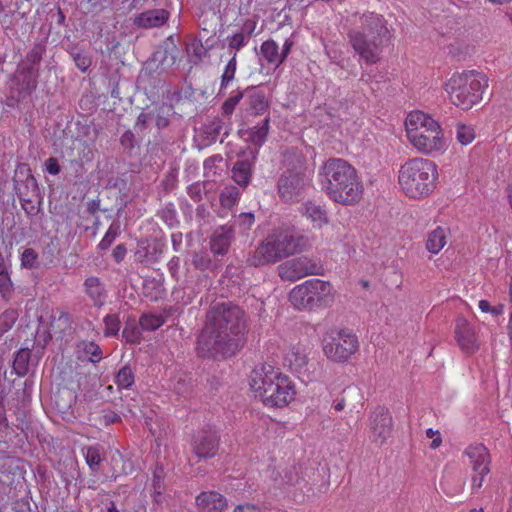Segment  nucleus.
<instances>
[{
	"instance_id": "f257e3e1",
	"label": "nucleus",
	"mask_w": 512,
	"mask_h": 512,
	"mask_svg": "<svg viewBox=\"0 0 512 512\" xmlns=\"http://www.w3.org/2000/svg\"><path fill=\"white\" fill-rule=\"evenodd\" d=\"M245 330L244 312L230 304L215 305L207 314L206 325L198 338L202 356L230 357L236 353Z\"/></svg>"
},
{
	"instance_id": "c85d7f7f",
	"label": "nucleus",
	"mask_w": 512,
	"mask_h": 512,
	"mask_svg": "<svg viewBox=\"0 0 512 512\" xmlns=\"http://www.w3.org/2000/svg\"><path fill=\"white\" fill-rule=\"evenodd\" d=\"M84 457L92 472H96L98 470V466L103 460L101 448L99 446L87 447L84 452Z\"/></svg>"
},
{
	"instance_id": "2eb2a0df",
	"label": "nucleus",
	"mask_w": 512,
	"mask_h": 512,
	"mask_svg": "<svg viewBox=\"0 0 512 512\" xmlns=\"http://www.w3.org/2000/svg\"><path fill=\"white\" fill-rule=\"evenodd\" d=\"M370 438L375 443H383L392 427V417L384 409L374 411L370 415Z\"/></svg>"
},
{
	"instance_id": "b1692460",
	"label": "nucleus",
	"mask_w": 512,
	"mask_h": 512,
	"mask_svg": "<svg viewBox=\"0 0 512 512\" xmlns=\"http://www.w3.org/2000/svg\"><path fill=\"white\" fill-rule=\"evenodd\" d=\"M262 57L275 66H279L283 62V56L279 53V47L274 40H267L260 47Z\"/></svg>"
},
{
	"instance_id": "680f3d73",
	"label": "nucleus",
	"mask_w": 512,
	"mask_h": 512,
	"mask_svg": "<svg viewBox=\"0 0 512 512\" xmlns=\"http://www.w3.org/2000/svg\"><path fill=\"white\" fill-rule=\"evenodd\" d=\"M487 1L492 4H495V5H503V4L511 2L512 0H487Z\"/></svg>"
},
{
	"instance_id": "0eeeda50",
	"label": "nucleus",
	"mask_w": 512,
	"mask_h": 512,
	"mask_svg": "<svg viewBox=\"0 0 512 512\" xmlns=\"http://www.w3.org/2000/svg\"><path fill=\"white\" fill-rule=\"evenodd\" d=\"M388 29L381 15L364 16L363 27L349 34V41L356 53L366 63L380 60L382 48L387 40Z\"/></svg>"
},
{
	"instance_id": "c9c22d12",
	"label": "nucleus",
	"mask_w": 512,
	"mask_h": 512,
	"mask_svg": "<svg viewBox=\"0 0 512 512\" xmlns=\"http://www.w3.org/2000/svg\"><path fill=\"white\" fill-rule=\"evenodd\" d=\"M20 260H21V267H23V268L33 269L38 266V255L31 248H26L22 252Z\"/></svg>"
},
{
	"instance_id": "338daca9",
	"label": "nucleus",
	"mask_w": 512,
	"mask_h": 512,
	"mask_svg": "<svg viewBox=\"0 0 512 512\" xmlns=\"http://www.w3.org/2000/svg\"><path fill=\"white\" fill-rule=\"evenodd\" d=\"M4 400H5V394H4V392L1 390V391H0V407H2V406H3V404H4Z\"/></svg>"
},
{
	"instance_id": "69168bd1",
	"label": "nucleus",
	"mask_w": 512,
	"mask_h": 512,
	"mask_svg": "<svg viewBox=\"0 0 512 512\" xmlns=\"http://www.w3.org/2000/svg\"><path fill=\"white\" fill-rule=\"evenodd\" d=\"M509 300L512 303V277L509 282Z\"/></svg>"
},
{
	"instance_id": "6ab92c4d",
	"label": "nucleus",
	"mask_w": 512,
	"mask_h": 512,
	"mask_svg": "<svg viewBox=\"0 0 512 512\" xmlns=\"http://www.w3.org/2000/svg\"><path fill=\"white\" fill-rule=\"evenodd\" d=\"M169 14L164 9H153L139 14L134 23L140 28H155L162 26L168 20Z\"/></svg>"
},
{
	"instance_id": "37998d69",
	"label": "nucleus",
	"mask_w": 512,
	"mask_h": 512,
	"mask_svg": "<svg viewBox=\"0 0 512 512\" xmlns=\"http://www.w3.org/2000/svg\"><path fill=\"white\" fill-rule=\"evenodd\" d=\"M232 512H264L263 508L251 502L236 505Z\"/></svg>"
},
{
	"instance_id": "7ed1b4c3",
	"label": "nucleus",
	"mask_w": 512,
	"mask_h": 512,
	"mask_svg": "<svg viewBox=\"0 0 512 512\" xmlns=\"http://www.w3.org/2000/svg\"><path fill=\"white\" fill-rule=\"evenodd\" d=\"M249 387L265 406L284 408L295 400L296 387L290 377L271 364L256 366L249 376Z\"/></svg>"
},
{
	"instance_id": "5fc2aeb1",
	"label": "nucleus",
	"mask_w": 512,
	"mask_h": 512,
	"mask_svg": "<svg viewBox=\"0 0 512 512\" xmlns=\"http://www.w3.org/2000/svg\"><path fill=\"white\" fill-rule=\"evenodd\" d=\"M125 248L121 245L117 246L114 251H113V255L116 259L117 262L121 261L125 255Z\"/></svg>"
},
{
	"instance_id": "a211bd4d",
	"label": "nucleus",
	"mask_w": 512,
	"mask_h": 512,
	"mask_svg": "<svg viewBox=\"0 0 512 512\" xmlns=\"http://www.w3.org/2000/svg\"><path fill=\"white\" fill-rule=\"evenodd\" d=\"M192 446L198 457L210 458L217 453L218 441L213 434L202 431L195 435Z\"/></svg>"
},
{
	"instance_id": "ddd939ff",
	"label": "nucleus",
	"mask_w": 512,
	"mask_h": 512,
	"mask_svg": "<svg viewBox=\"0 0 512 512\" xmlns=\"http://www.w3.org/2000/svg\"><path fill=\"white\" fill-rule=\"evenodd\" d=\"M310 348L298 342L290 345L283 355V366L290 372L301 375L308 371Z\"/></svg>"
},
{
	"instance_id": "864d4df0",
	"label": "nucleus",
	"mask_w": 512,
	"mask_h": 512,
	"mask_svg": "<svg viewBox=\"0 0 512 512\" xmlns=\"http://www.w3.org/2000/svg\"><path fill=\"white\" fill-rule=\"evenodd\" d=\"M209 262L210 260L203 255L196 254L193 258V263L195 264V266L201 269L206 268Z\"/></svg>"
},
{
	"instance_id": "393cba45",
	"label": "nucleus",
	"mask_w": 512,
	"mask_h": 512,
	"mask_svg": "<svg viewBox=\"0 0 512 512\" xmlns=\"http://www.w3.org/2000/svg\"><path fill=\"white\" fill-rule=\"evenodd\" d=\"M304 214L312 221L315 227H322L328 223L326 211L319 205L306 203Z\"/></svg>"
},
{
	"instance_id": "aec40b11",
	"label": "nucleus",
	"mask_w": 512,
	"mask_h": 512,
	"mask_svg": "<svg viewBox=\"0 0 512 512\" xmlns=\"http://www.w3.org/2000/svg\"><path fill=\"white\" fill-rule=\"evenodd\" d=\"M449 230L447 228L437 226L427 233L425 247L432 255H437L446 246L448 242Z\"/></svg>"
},
{
	"instance_id": "39448f33",
	"label": "nucleus",
	"mask_w": 512,
	"mask_h": 512,
	"mask_svg": "<svg viewBox=\"0 0 512 512\" xmlns=\"http://www.w3.org/2000/svg\"><path fill=\"white\" fill-rule=\"evenodd\" d=\"M438 182V165L428 158H410L397 171L398 189L410 200L429 198L436 191Z\"/></svg>"
},
{
	"instance_id": "cd10ccee",
	"label": "nucleus",
	"mask_w": 512,
	"mask_h": 512,
	"mask_svg": "<svg viewBox=\"0 0 512 512\" xmlns=\"http://www.w3.org/2000/svg\"><path fill=\"white\" fill-rule=\"evenodd\" d=\"M455 135L457 141L463 146L471 144L476 137L474 127L466 124H458Z\"/></svg>"
},
{
	"instance_id": "f3484780",
	"label": "nucleus",
	"mask_w": 512,
	"mask_h": 512,
	"mask_svg": "<svg viewBox=\"0 0 512 512\" xmlns=\"http://www.w3.org/2000/svg\"><path fill=\"white\" fill-rule=\"evenodd\" d=\"M195 504L201 512H222L227 506V499L217 491H203L195 498Z\"/></svg>"
},
{
	"instance_id": "72a5a7b5",
	"label": "nucleus",
	"mask_w": 512,
	"mask_h": 512,
	"mask_svg": "<svg viewBox=\"0 0 512 512\" xmlns=\"http://www.w3.org/2000/svg\"><path fill=\"white\" fill-rule=\"evenodd\" d=\"M164 323L160 315L145 314L140 318V326L144 330H156Z\"/></svg>"
},
{
	"instance_id": "4d7b16f0",
	"label": "nucleus",
	"mask_w": 512,
	"mask_h": 512,
	"mask_svg": "<svg viewBox=\"0 0 512 512\" xmlns=\"http://www.w3.org/2000/svg\"><path fill=\"white\" fill-rule=\"evenodd\" d=\"M8 427V421L6 418V414L3 410L0 409V431L2 429H6Z\"/></svg>"
},
{
	"instance_id": "bf43d9fd",
	"label": "nucleus",
	"mask_w": 512,
	"mask_h": 512,
	"mask_svg": "<svg viewBox=\"0 0 512 512\" xmlns=\"http://www.w3.org/2000/svg\"><path fill=\"white\" fill-rule=\"evenodd\" d=\"M256 23L253 21H247L244 24V29L248 32V34H251L255 29Z\"/></svg>"
},
{
	"instance_id": "09e8293b",
	"label": "nucleus",
	"mask_w": 512,
	"mask_h": 512,
	"mask_svg": "<svg viewBox=\"0 0 512 512\" xmlns=\"http://www.w3.org/2000/svg\"><path fill=\"white\" fill-rule=\"evenodd\" d=\"M254 215L252 213H241L238 216L237 223L244 229L250 228L254 223Z\"/></svg>"
},
{
	"instance_id": "de8ad7c7",
	"label": "nucleus",
	"mask_w": 512,
	"mask_h": 512,
	"mask_svg": "<svg viewBox=\"0 0 512 512\" xmlns=\"http://www.w3.org/2000/svg\"><path fill=\"white\" fill-rule=\"evenodd\" d=\"M426 435L428 438L432 439L430 447L432 449H437L442 443V437L438 430H433L432 428L427 429Z\"/></svg>"
},
{
	"instance_id": "58836bf2",
	"label": "nucleus",
	"mask_w": 512,
	"mask_h": 512,
	"mask_svg": "<svg viewBox=\"0 0 512 512\" xmlns=\"http://www.w3.org/2000/svg\"><path fill=\"white\" fill-rule=\"evenodd\" d=\"M17 320V312L15 310H7L0 317V331L3 334Z\"/></svg>"
},
{
	"instance_id": "f8f14e48",
	"label": "nucleus",
	"mask_w": 512,
	"mask_h": 512,
	"mask_svg": "<svg viewBox=\"0 0 512 512\" xmlns=\"http://www.w3.org/2000/svg\"><path fill=\"white\" fill-rule=\"evenodd\" d=\"M322 269V265L318 261L301 256L280 264L278 274L282 280L296 281L308 275H320Z\"/></svg>"
},
{
	"instance_id": "ea45409f",
	"label": "nucleus",
	"mask_w": 512,
	"mask_h": 512,
	"mask_svg": "<svg viewBox=\"0 0 512 512\" xmlns=\"http://www.w3.org/2000/svg\"><path fill=\"white\" fill-rule=\"evenodd\" d=\"M119 227L117 225H111L106 231L104 237L99 243V247L103 250L108 249L114 242L118 235Z\"/></svg>"
},
{
	"instance_id": "a878e982",
	"label": "nucleus",
	"mask_w": 512,
	"mask_h": 512,
	"mask_svg": "<svg viewBox=\"0 0 512 512\" xmlns=\"http://www.w3.org/2000/svg\"><path fill=\"white\" fill-rule=\"evenodd\" d=\"M248 105L250 110L256 114H262L269 106L268 100L265 94L258 90H252L248 94Z\"/></svg>"
},
{
	"instance_id": "0e129e2a",
	"label": "nucleus",
	"mask_w": 512,
	"mask_h": 512,
	"mask_svg": "<svg viewBox=\"0 0 512 512\" xmlns=\"http://www.w3.org/2000/svg\"><path fill=\"white\" fill-rule=\"evenodd\" d=\"M508 335L512 338V310L510 313L509 323H508Z\"/></svg>"
},
{
	"instance_id": "f704fd0d",
	"label": "nucleus",
	"mask_w": 512,
	"mask_h": 512,
	"mask_svg": "<svg viewBox=\"0 0 512 512\" xmlns=\"http://www.w3.org/2000/svg\"><path fill=\"white\" fill-rule=\"evenodd\" d=\"M237 68L236 54L227 63L222 77H221V89L227 87L229 83L234 79Z\"/></svg>"
},
{
	"instance_id": "1a4fd4ad",
	"label": "nucleus",
	"mask_w": 512,
	"mask_h": 512,
	"mask_svg": "<svg viewBox=\"0 0 512 512\" xmlns=\"http://www.w3.org/2000/svg\"><path fill=\"white\" fill-rule=\"evenodd\" d=\"M336 290L329 281L313 278L295 286L289 293L291 305L299 311H312L332 306Z\"/></svg>"
},
{
	"instance_id": "c03bdc74",
	"label": "nucleus",
	"mask_w": 512,
	"mask_h": 512,
	"mask_svg": "<svg viewBox=\"0 0 512 512\" xmlns=\"http://www.w3.org/2000/svg\"><path fill=\"white\" fill-rule=\"evenodd\" d=\"M12 292V281L10 274L0 275V293L6 297Z\"/></svg>"
},
{
	"instance_id": "49530a36",
	"label": "nucleus",
	"mask_w": 512,
	"mask_h": 512,
	"mask_svg": "<svg viewBox=\"0 0 512 512\" xmlns=\"http://www.w3.org/2000/svg\"><path fill=\"white\" fill-rule=\"evenodd\" d=\"M84 350L86 353L91 354V361L97 362L101 358V351L98 345L93 342L85 344Z\"/></svg>"
},
{
	"instance_id": "603ef678",
	"label": "nucleus",
	"mask_w": 512,
	"mask_h": 512,
	"mask_svg": "<svg viewBox=\"0 0 512 512\" xmlns=\"http://www.w3.org/2000/svg\"><path fill=\"white\" fill-rule=\"evenodd\" d=\"M46 171L51 175H57L60 172V166L56 158H49L46 163Z\"/></svg>"
},
{
	"instance_id": "473e14b6",
	"label": "nucleus",
	"mask_w": 512,
	"mask_h": 512,
	"mask_svg": "<svg viewBox=\"0 0 512 512\" xmlns=\"http://www.w3.org/2000/svg\"><path fill=\"white\" fill-rule=\"evenodd\" d=\"M115 383L120 389H126L134 383V375L132 370L128 367H123L119 370L115 377Z\"/></svg>"
},
{
	"instance_id": "79ce46f5",
	"label": "nucleus",
	"mask_w": 512,
	"mask_h": 512,
	"mask_svg": "<svg viewBox=\"0 0 512 512\" xmlns=\"http://www.w3.org/2000/svg\"><path fill=\"white\" fill-rule=\"evenodd\" d=\"M247 43V36L243 32H238L228 38L230 48L239 50Z\"/></svg>"
},
{
	"instance_id": "423d86ee",
	"label": "nucleus",
	"mask_w": 512,
	"mask_h": 512,
	"mask_svg": "<svg viewBox=\"0 0 512 512\" xmlns=\"http://www.w3.org/2000/svg\"><path fill=\"white\" fill-rule=\"evenodd\" d=\"M488 87V76L474 69L455 71L445 79L442 85L449 103L465 111L483 100Z\"/></svg>"
},
{
	"instance_id": "7c9ffc66",
	"label": "nucleus",
	"mask_w": 512,
	"mask_h": 512,
	"mask_svg": "<svg viewBox=\"0 0 512 512\" xmlns=\"http://www.w3.org/2000/svg\"><path fill=\"white\" fill-rule=\"evenodd\" d=\"M85 287L87 293L91 296L95 303L101 304L103 288L99 279L96 277L87 278L85 281Z\"/></svg>"
},
{
	"instance_id": "f03ea898",
	"label": "nucleus",
	"mask_w": 512,
	"mask_h": 512,
	"mask_svg": "<svg viewBox=\"0 0 512 512\" xmlns=\"http://www.w3.org/2000/svg\"><path fill=\"white\" fill-rule=\"evenodd\" d=\"M322 191L334 203L353 206L363 196V183L354 166L341 158H330L319 168Z\"/></svg>"
},
{
	"instance_id": "4468645a",
	"label": "nucleus",
	"mask_w": 512,
	"mask_h": 512,
	"mask_svg": "<svg viewBox=\"0 0 512 512\" xmlns=\"http://www.w3.org/2000/svg\"><path fill=\"white\" fill-rule=\"evenodd\" d=\"M308 185V178L300 173L288 171L284 173L278 182V190L285 201L296 200Z\"/></svg>"
},
{
	"instance_id": "13d9d810",
	"label": "nucleus",
	"mask_w": 512,
	"mask_h": 512,
	"mask_svg": "<svg viewBox=\"0 0 512 512\" xmlns=\"http://www.w3.org/2000/svg\"><path fill=\"white\" fill-rule=\"evenodd\" d=\"M123 337L126 339L127 342H136L138 340V337L134 336L133 333L130 334L127 328L123 330Z\"/></svg>"
},
{
	"instance_id": "6e6552de",
	"label": "nucleus",
	"mask_w": 512,
	"mask_h": 512,
	"mask_svg": "<svg viewBox=\"0 0 512 512\" xmlns=\"http://www.w3.org/2000/svg\"><path fill=\"white\" fill-rule=\"evenodd\" d=\"M307 239L294 236L289 230H276L259 245L249 262L253 266L274 263L302 251L307 246Z\"/></svg>"
},
{
	"instance_id": "e2e57ef3",
	"label": "nucleus",
	"mask_w": 512,
	"mask_h": 512,
	"mask_svg": "<svg viewBox=\"0 0 512 512\" xmlns=\"http://www.w3.org/2000/svg\"><path fill=\"white\" fill-rule=\"evenodd\" d=\"M344 407H345V402H344V400L339 401V402H338V403H336V404H335V406H334V408H335V410H336V411H341V410H343V409H344Z\"/></svg>"
},
{
	"instance_id": "3c124183",
	"label": "nucleus",
	"mask_w": 512,
	"mask_h": 512,
	"mask_svg": "<svg viewBox=\"0 0 512 512\" xmlns=\"http://www.w3.org/2000/svg\"><path fill=\"white\" fill-rule=\"evenodd\" d=\"M74 61L76 66L83 72L86 71L90 66V59L85 55L76 54L74 56Z\"/></svg>"
},
{
	"instance_id": "a18cd8bd",
	"label": "nucleus",
	"mask_w": 512,
	"mask_h": 512,
	"mask_svg": "<svg viewBox=\"0 0 512 512\" xmlns=\"http://www.w3.org/2000/svg\"><path fill=\"white\" fill-rule=\"evenodd\" d=\"M120 420V416L113 411H104L99 417V423L105 426L114 424Z\"/></svg>"
},
{
	"instance_id": "2f4dec72",
	"label": "nucleus",
	"mask_w": 512,
	"mask_h": 512,
	"mask_svg": "<svg viewBox=\"0 0 512 512\" xmlns=\"http://www.w3.org/2000/svg\"><path fill=\"white\" fill-rule=\"evenodd\" d=\"M186 51L191 62L197 63L205 56L206 51L199 40H192L186 46Z\"/></svg>"
},
{
	"instance_id": "4be33fe9",
	"label": "nucleus",
	"mask_w": 512,
	"mask_h": 512,
	"mask_svg": "<svg viewBox=\"0 0 512 512\" xmlns=\"http://www.w3.org/2000/svg\"><path fill=\"white\" fill-rule=\"evenodd\" d=\"M270 118L266 117L261 126H254L252 128L240 129V137L256 146H262L266 141L269 132Z\"/></svg>"
},
{
	"instance_id": "c756f323",
	"label": "nucleus",
	"mask_w": 512,
	"mask_h": 512,
	"mask_svg": "<svg viewBox=\"0 0 512 512\" xmlns=\"http://www.w3.org/2000/svg\"><path fill=\"white\" fill-rule=\"evenodd\" d=\"M240 192L235 186L225 187L220 194L221 205L225 208L233 207L239 200Z\"/></svg>"
},
{
	"instance_id": "052dcab7",
	"label": "nucleus",
	"mask_w": 512,
	"mask_h": 512,
	"mask_svg": "<svg viewBox=\"0 0 512 512\" xmlns=\"http://www.w3.org/2000/svg\"><path fill=\"white\" fill-rule=\"evenodd\" d=\"M9 274L7 265L4 262L3 257L0 256V275Z\"/></svg>"
},
{
	"instance_id": "20e7f679",
	"label": "nucleus",
	"mask_w": 512,
	"mask_h": 512,
	"mask_svg": "<svg viewBox=\"0 0 512 512\" xmlns=\"http://www.w3.org/2000/svg\"><path fill=\"white\" fill-rule=\"evenodd\" d=\"M405 134L419 154L438 157L449 149V139L441 124L429 114L412 111L405 118Z\"/></svg>"
},
{
	"instance_id": "4c0bfd02",
	"label": "nucleus",
	"mask_w": 512,
	"mask_h": 512,
	"mask_svg": "<svg viewBox=\"0 0 512 512\" xmlns=\"http://www.w3.org/2000/svg\"><path fill=\"white\" fill-rule=\"evenodd\" d=\"M478 308L482 313H490L491 315L497 317L504 313V305L498 304V305H491V303L488 300L482 299L478 302Z\"/></svg>"
},
{
	"instance_id": "412c9836",
	"label": "nucleus",
	"mask_w": 512,
	"mask_h": 512,
	"mask_svg": "<svg viewBox=\"0 0 512 512\" xmlns=\"http://www.w3.org/2000/svg\"><path fill=\"white\" fill-rule=\"evenodd\" d=\"M233 238V231L231 228L221 226L214 231L210 240V247L215 254H225L228 251L231 240Z\"/></svg>"
},
{
	"instance_id": "9d476101",
	"label": "nucleus",
	"mask_w": 512,
	"mask_h": 512,
	"mask_svg": "<svg viewBox=\"0 0 512 512\" xmlns=\"http://www.w3.org/2000/svg\"><path fill=\"white\" fill-rule=\"evenodd\" d=\"M322 352L332 362L344 363L359 348L357 336L348 329L332 327L322 336Z\"/></svg>"
},
{
	"instance_id": "9b49d317",
	"label": "nucleus",
	"mask_w": 512,
	"mask_h": 512,
	"mask_svg": "<svg viewBox=\"0 0 512 512\" xmlns=\"http://www.w3.org/2000/svg\"><path fill=\"white\" fill-rule=\"evenodd\" d=\"M466 464L470 468L473 489L483 486L485 477L490 473V453L483 444L469 445L464 451Z\"/></svg>"
},
{
	"instance_id": "bb28decb",
	"label": "nucleus",
	"mask_w": 512,
	"mask_h": 512,
	"mask_svg": "<svg viewBox=\"0 0 512 512\" xmlns=\"http://www.w3.org/2000/svg\"><path fill=\"white\" fill-rule=\"evenodd\" d=\"M70 327L69 316L62 311H55L50 322V331L53 334H61Z\"/></svg>"
},
{
	"instance_id": "6e6d98bb",
	"label": "nucleus",
	"mask_w": 512,
	"mask_h": 512,
	"mask_svg": "<svg viewBox=\"0 0 512 512\" xmlns=\"http://www.w3.org/2000/svg\"><path fill=\"white\" fill-rule=\"evenodd\" d=\"M291 46H292V43L289 41V40H286L283 47H282V51L279 52L281 56H283V61L286 59V57L288 56L289 52H290V49H291Z\"/></svg>"
},
{
	"instance_id": "774afa93",
	"label": "nucleus",
	"mask_w": 512,
	"mask_h": 512,
	"mask_svg": "<svg viewBox=\"0 0 512 512\" xmlns=\"http://www.w3.org/2000/svg\"><path fill=\"white\" fill-rule=\"evenodd\" d=\"M108 512H119V511L114 507V505H112V506L108 509Z\"/></svg>"
},
{
	"instance_id": "8fccbe9b",
	"label": "nucleus",
	"mask_w": 512,
	"mask_h": 512,
	"mask_svg": "<svg viewBox=\"0 0 512 512\" xmlns=\"http://www.w3.org/2000/svg\"><path fill=\"white\" fill-rule=\"evenodd\" d=\"M221 161L222 158L218 155L207 158L203 164L205 173L207 175H209V173L215 174L216 172L212 170L215 167L216 163H220Z\"/></svg>"
},
{
	"instance_id": "e433bc0d",
	"label": "nucleus",
	"mask_w": 512,
	"mask_h": 512,
	"mask_svg": "<svg viewBox=\"0 0 512 512\" xmlns=\"http://www.w3.org/2000/svg\"><path fill=\"white\" fill-rule=\"evenodd\" d=\"M105 324V335L106 336H115L119 332L120 329V319L116 314L107 315L104 318Z\"/></svg>"
},
{
	"instance_id": "5701e85b",
	"label": "nucleus",
	"mask_w": 512,
	"mask_h": 512,
	"mask_svg": "<svg viewBox=\"0 0 512 512\" xmlns=\"http://www.w3.org/2000/svg\"><path fill=\"white\" fill-rule=\"evenodd\" d=\"M251 167L252 163L247 159L237 161L232 169L234 181L241 186H247L251 178Z\"/></svg>"
},
{
	"instance_id": "a19ab883",
	"label": "nucleus",
	"mask_w": 512,
	"mask_h": 512,
	"mask_svg": "<svg viewBox=\"0 0 512 512\" xmlns=\"http://www.w3.org/2000/svg\"><path fill=\"white\" fill-rule=\"evenodd\" d=\"M243 94L241 92H238L235 95L230 96L222 105V111L225 115H231L235 109V107L238 105L240 100L242 99Z\"/></svg>"
},
{
	"instance_id": "dca6fc26",
	"label": "nucleus",
	"mask_w": 512,
	"mask_h": 512,
	"mask_svg": "<svg viewBox=\"0 0 512 512\" xmlns=\"http://www.w3.org/2000/svg\"><path fill=\"white\" fill-rule=\"evenodd\" d=\"M455 338L464 352L473 353L478 349L474 327L463 317H459L456 320Z\"/></svg>"
}]
</instances>
